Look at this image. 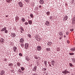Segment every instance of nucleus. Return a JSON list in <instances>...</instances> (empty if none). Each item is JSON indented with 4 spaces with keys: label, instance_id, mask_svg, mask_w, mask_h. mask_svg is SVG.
I'll return each mask as SVG.
<instances>
[{
    "label": "nucleus",
    "instance_id": "1",
    "mask_svg": "<svg viewBox=\"0 0 75 75\" xmlns=\"http://www.w3.org/2000/svg\"><path fill=\"white\" fill-rule=\"evenodd\" d=\"M70 72L67 71V69L65 70L64 71H63L62 72V73L64 74H67L68 73H70Z\"/></svg>",
    "mask_w": 75,
    "mask_h": 75
},
{
    "label": "nucleus",
    "instance_id": "2",
    "mask_svg": "<svg viewBox=\"0 0 75 75\" xmlns=\"http://www.w3.org/2000/svg\"><path fill=\"white\" fill-rule=\"evenodd\" d=\"M19 42L20 43H23L24 42V38H21L20 39Z\"/></svg>",
    "mask_w": 75,
    "mask_h": 75
},
{
    "label": "nucleus",
    "instance_id": "3",
    "mask_svg": "<svg viewBox=\"0 0 75 75\" xmlns=\"http://www.w3.org/2000/svg\"><path fill=\"white\" fill-rule=\"evenodd\" d=\"M19 6L21 7H23V4L21 2H19L18 3Z\"/></svg>",
    "mask_w": 75,
    "mask_h": 75
},
{
    "label": "nucleus",
    "instance_id": "4",
    "mask_svg": "<svg viewBox=\"0 0 75 75\" xmlns=\"http://www.w3.org/2000/svg\"><path fill=\"white\" fill-rule=\"evenodd\" d=\"M42 49L41 47L40 46H38L37 47V50L38 51H41Z\"/></svg>",
    "mask_w": 75,
    "mask_h": 75
},
{
    "label": "nucleus",
    "instance_id": "5",
    "mask_svg": "<svg viewBox=\"0 0 75 75\" xmlns=\"http://www.w3.org/2000/svg\"><path fill=\"white\" fill-rule=\"evenodd\" d=\"M29 45L28 43H25V48L27 50L28 48V45Z\"/></svg>",
    "mask_w": 75,
    "mask_h": 75
},
{
    "label": "nucleus",
    "instance_id": "6",
    "mask_svg": "<svg viewBox=\"0 0 75 75\" xmlns=\"http://www.w3.org/2000/svg\"><path fill=\"white\" fill-rule=\"evenodd\" d=\"M68 19V16H65L64 17L63 20L64 21H66V20H67Z\"/></svg>",
    "mask_w": 75,
    "mask_h": 75
},
{
    "label": "nucleus",
    "instance_id": "7",
    "mask_svg": "<svg viewBox=\"0 0 75 75\" xmlns=\"http://www.w3.org/2000/svg\"><path fill=\"white\" fill-rule=\"evenodd\" d=\"M72 24L73 25L75 24V18L74 17L72 19Z\"/></svg>",
    "mask_w": 75,
    "mask_h": 75
},
{
    "label": "nucleus",
    "instance_id": "8",
    "mask_svg": "<svg viewBox=\"0 0 75 75\" xmlns=\"http://www.w3.org/2000/svg\"><path fill=\"white\" fill-rule=\"evenodd\" d=\"M39 3L40 4H43L44 3V1L43 0H40Z\"/></svg>",
    "mask_w": 75,
    "mask_h": 75
},
{
    "label": "nucleus",
    "instance_id": "9",
    "mask_svg": "<svg viewBox=\"0 0 75 75\" xmlns=\"http://www.w3.org/2000/svg\"><path fill=\"white\" fill-rule=\"evenodd\" d=\"M5 74V71L4 70H2L1 71V75H4V74Z\"/></svg>",
    "mask_w": 75,
    "mask_h": 75
},
{
    "label": "nucleus",
    "instance_id": "10",
    "mask_svg": "<svg viewBox=\"0 0 75 75\" xmlns=\"http://www.w3.org/2000/svg\"><path fill=\"white\" fill-rule=\"evenodd\" d=\"M11 37H16V35L15 34V33H12L11 34Z\"/></svg>",
    "mask_w": 75,
    "mask_h": 75
},
{
    "label": "nucleus",
    "instance_id": "11",
    "mask_svg": "<svg viewBox=\"0 0 75 75\" xmlns=\"http://www.w3.org/2000/svg\"><path fill=\"white\" fill-rule=\"evenodd\" d=\"M15 19H16V22H17V21H18L20 19L19 18V17L18 16L16 17Z\"/></svg>",
    "mask_w": 75,
    "mask_h": 75
},
{
    "label": "nucleus",
    "instance_id": "12",
    "mask_svg": "<svg viewBox=\"0 0 75 75\" xmlns=\"http://www.w3.org/2000/svg\"><path fill=\"white\" fill-rule=\"evenodd\" d=\"M16 50H17V47H14L13 49V50L14 52H16Z\"/></svg>",
    "mask_w": 75,
    "mask_h": 75
},
{
    "label": "nucleus",
    "instance_id": "13",
    "mask_svg": "<svg viewBox=\"0 0 75 75\" xmlns=\"http://www.w3.org/2000/svg\"><path fill=\"white\" fill-rule=\"evenodd\" d=\"M51 49L50 48H46V51L47 52H48V51H50Z\"/></svg>",
    "mask_w": 75,
    "mask_h": 75
},
{
    "label": "nucleus",
    "instance_id": "14",
    "mask_svg": "<svg viewBox=\"0 0 75 75\" xmlns=\"http://www.w3.org/2000/svg\"><path fill=\"white\" fill-rule=\"evenodd\" d=\"M32 23L33 22H32V21H31V20L28 21V23L29 24H30V25L32 24Z\"/></svg>",
    "mask_w": 75,
    "mask_h": 75
},
{
    "label": "nucleus",
    "instance_id": "15",
    "mask_svg": "<svg viewBox=\"0 0 75 75\" xmlns=\"http://www.w3.org/2000/svg\"><path fill=\"white\" fill-rule=\"evenodd\" d=\"M6 27H4V28H3L1 30V31H5V30H6Z\"/></svg>",
    "mask_w": 75,
    "mask_h": 75
},
{
    "label": "nucleus",
    "instance_id": "16",
    "mask_svg": "<svg viewBox=\"0 0 75 75\" xmlns=\"http://www.w3.org/2000/svg\"><path fill=\"white\" fill-rule=\"evenodd\" d=\"M51 64L54 66V64H55L54 61V60L52 61L51 62Z\"/></svg>",
    "mask_w": 75,
    "mask_h": 75
},
{
    "label": "nucleus",
    "instance_id": "17",
    "mask_svg": "<svg viewBox=\"0 0 75 75\" xmlns=\"http://www.w3.org/2000/svg\"><path fill=\"white\" fill-rule=\"evenodd\" d=\"M1 42L2 43H3L4 42V39L3 38H1Z\"/></svg>",
    "mask_w": 75,
    "mask_h": 75
},
{
    "label": "nucleus",
    "instance_id": "18",
    "mask_svg": "<svg viewBox=\"0 0 75 75\" xmlns=\"http://www.w3.org/2000/svg\"><path fill=\"white\" fill-rule=\"evenodd\" d=\"M37 66H35L33 68V71H37Z\"/></svg>",
    "mask_w": 75,
    "mask_h": 75
},
{
    "label": "nucleus",
    "instance_id": "19",
    "mask_svg": "<svg viewBox=\"0 0 75 75\" xmlns=\"http://www.w3.org/2000/svg\"><path fill=\"white\" fill-rule=\"evenodd\" d=\"M45 24L46 25H50V23L49 22H48V21H46Z\"/></svg>",
    "mask_w": 75,
    "mask_h": 75
},
{
    "label": "nucleus",
    "instance_id": "20",
    "mask_svg": "<svg viewBox=\"0 0 75 75\" xmlns=\"http://www.w3.org/2000/svg\"><path fill=\"white\" fill-rule=\"evenodd\" d=\"M41 39L40 37H38V38L37 39V40H37L38 41H41Z\"/></svg>",
    "mask_w": 75,
    "mask_h": 75
},
{
    "label": "nucleus",
    "instance_id": "21",
    "mask_svg": "<svg viewBox=\"0 0 75 75\" xmlns=\"http://www.w3.org/2000/svg\"><path fill=\"white\" fill-rule=\"evenodd\" d=\"M71 51H75V47L73 48L70 49Z\"/></svg>",
    "mask_w": 75,
    "mask_h": 75
},
{
    "label": "nucleus",
    "instance_id": "22",
    "mask_svg": "<svg viewBox=\"0 0 75 75\" xmlns=\"http://www.w3.org/2000/svg\"><path fill=\"white\" fill-rule=\"evenodd\" d=\"M21 46L22 48H23L24 47V44L23 43H21Z\"/></svg>",
    "mask_w": 75,
    "mask_h": 75
},
{
    "label": "nucleus",
    "instance_id": "23",
    "mask_svg": "<svg viewBox=\"0 0 75 75\" xmlns=\"http://www.w3.org/2000/svg\"><path fill=\"white\" fill-rule=\"evenodd\" d=\"M56 50L57 51H59L60 50H61V49L59 47H57L56 48Z\"/></svg>",
    "mask_w": 75,
    "mask_h": 75
},
{
    "label": "nucleus",
    "instance_id": "24",
    "mask_svg": "<svg viewBox=\"0 0 75 75\" xmlns=\"http://www.w3.org/2000/svg\"><path fill=\"white\" fill-rule=\"evenodd\" d=\"M21 20L23 22H25V19L24 18H22L21 19Z\"/></svg>",
    "mask_w": 75,
    "mask_h": 75
},
{
    "label": "nucleus",
    "instance_id": "25",
    "mask_svg": "<svg viewBox=\"0 0 75 75\" xmlns=\"http://www.w3.org/2000/svg\"><path fill=\"white\" fill-rule=\"evenodd\" d=\"M30 16L31 17V18H34V15L32 13H31L30 14Z\"/></svg>",
    "mask_w": 75,
    "mask_h": 75
},
{
    "label": "nucleus",
    "instance_id": "26",
    "mask_svg": "<svg viewBox=\"0 0 75 75\" xmlns=\"http://www.w3.org/2000/svg\"><path fill=\"white\" fill-rule=\"evenodd\" d=\"M21 69L22 71H24V70H25V68H24L23 67H21Z\"/></svg>",
    "mask_w": 75,
    "mask_h": 75
},
{
    "label": "nucleus",
    "instance_id": "27",
    "mask_svg": "<svg viewBox=\"0 0 75 75\" xmlns=\"http://www.w3.org/2000/svg\"><path fill=\"white\" fill-rule=\"evenodd\" d=\"M17 65L18 67H20V66L21 65V64H20V63L18 62L17 63Z\"/></svg>",
    "mask_w": 75,
    "mask_h": 75
},
{
    "label": "nucleus",
    "instance_id": "28",
    "mask_svg": "<svg viewBox=\"0 0 75 75\" xmlns=\"http://www.w3.org/2000/svg\"><path fill=\"white\" fill-rule=\"evenodd\" d=\"M13 64L11 63V64H9L8 65V66L9 67H13Z\"/></svg>",
    "mask_w": 75,
    "mask_h": 75
},
{
    "label": "nucleus",
    "instance_id": "29",
    "mask_svg": "<svg viewBox=\"0 0 75 75\" xmlns=\"http://www.w3.org/2000/svg\"><path fill=\"white\" fill-rule=\"evenodd\" d=\"M52 44V43L51 42H49L48 43V45H51Z\"/></svg>",
    "mask_w": 75,
    "mask_h": 75
},
{
    "label": "nucleus",
    "instance_id": "30",
    "mask_svg": "<svg viewBox=\"0 0 75 75\" xmlns=\"http://www.w3.org/2000/svg\"><path fill=\"white\" fill-rule=\"evenodd\" d=\"M18 71L19 72H20V73H21L22 72V71L21 69H19L18 70Z\"/></svg>",
    "mask_w": 75,
    "mask_h": 75
},
{
    "label": "nucleus",
    "instance_id": "31",
    "mask_svg": "<svg viewBox=\"0 0 75 75\" xmlns=\"http://www.w3.org/2000/svg\"><path fill=\"white\" fill-rule=\"evenodd\" d=\"M44 64H45V66H47V61H44Z\"/></svg>",
    "mask_w": 75,
    "mask_h": 75
},
{
    "label": "nucleus",
    "instance_id": "32",
    "mask_svg": "<svg viewBox=\"0 0 75 75\" xmlns=\"http://www.w3.org/2000/svg\"><path fill=\"white\" fill-rule=\"evenodd\" d=\"M69 54L70 55H74V53H69Z\"/></svg>",
    "mask_w": 75,
    "mask_h": 75
},
{
    "label": "nucleus",
    "instance_id": "33",
    "mask_svg": "<svg viewBox=\"0 0 75 75\" xmlns=\"http://www.w3.org/2000/svg\"><path fill=\"white\" fill-rule=\"evenodd\" d=\"M28 36L29 38H31V35H30V34H28Z\"/></svg>",
    "mask_w": 75,
    "mask_h": 75
},
{
    "label": "nucleus",
    "instance_id": "34",
    "mask_svg": "<svg viewBox=\"0 0 75 75\" xmlns=\"http://www.w3.org/2000/svg\"><path fill=\"white\" fill-rule=\"evenodd\" d=\"M11 1H12V0H8L7 2V3H10Z\"/></svg>",
    "mask_w": 75,
    "mask_h": 75
},
{
    "label": "nucleus",
    "instance_id": "35",
    "mask_svg": "<svg viewBox=\"0 0 75 75\" xmlns=\"http://www.w3.org/2000/svg\"><path fill=\"white\" fill-rule=\"evenodd\" d=\"M50 14V12L49 11L47 12L46 13V14H47V15H49Z\"/></svg>",
    "mask_w": 75,
    "mask_h": 75
},
{
    "label": "nucleus",
    "instance_id": "36",
    "mask_svg": "<svg viewBox=\"0 0 75 75\" xmlns=\"http://www.w3.org/2000/svg\"><path fill=\"white\" fill-rule=\"evenodd\" d=\"M20 28L21 30L22 31H24V29H23V27H21V28Z\"/></svg>",
    "mask_w": 75,
    "mask_h": 75
},
{
    "label": "nucleus",
    "instance_id": "37",
    "mask_svg": "<svg viewBox=\"0 0 75 75\" xmlns=\"http://www.w3.org/2000/svg\"><path fill=\"white\" fill-rule=\"evenodd\" d=\"M61 35H62V32L60 31L59 32V35H60V36H61Z\"/></svg>",
    "mask_w": 75,
    "mask_h": 75
},
{
    "label": "nucleus",
    "instance_id": "38",
    "mask_svg": "<svg viewBox=\"0 0 75 75\" xmlns=\"http://www.w3.org/2000/svg\"><path fill=\"white\" fill-rule=\"evenodd\" d=\"M24 24L25 25H28V23L27 22H26L24 23Z\"/></svg>",
    "mask_w": 75,
    "mask_h": 75
},
{
    "label": "nucleus",
    "instance_id": "39",
    "mask_svg": "<svg viewBox=\"0 0 75 75\" xmlns=\"http://www.w3.org/2000/svg\"><path fill=\"white\" fill-rule=\"evenodd\" d=\"M34 58H35V59H38V57H37V56H35Z\"/></svg>",
    "mask_w": 75,
    "mask_h": 75
},
{
    "label": "nucleus",
    "instance_id": "40",
    "mask_svg": "<svg viewBox=\"0 0 75 75\" xmlns=\"http://www.w3.org/2000/svg\"><path fill=\"white\" fill-rule=\"evenodd\" d=\"M38 36H35V38H36V40H37V38H38Z\"/></svg>",
    "mask_w": 75,
    "mask_h": 75
},
{
    "label": "nucleus",
    "instance_id": "41",
    "mask_svg": "<svg viewBox=\"0 0 75 75\" xmlns=\"http://www.w3.org/2000/svg\"><path fill=\"white\" fill-rule=\"evenodd\" d=\"M72 61L74 62H75V59L74 58H73Z\"/></svg>",
    "mask_w": 75,
    "mask_h": 75
},
{
    "label": "nucleus",
    "instance_id": "42",
    "mask_svg": "<svg viewBox=\"0 0 75 75\" xmlns=\"http://www.w3.org/2000/svg\"><path fill=\"white\" fill-rule=\"evenodd\" d=\"M4 33H8V31L7 30H5Z\"/></svg>",
    "mask_w": 75,
    "mask_h": 75
},
{
    "label": "nucleus",
    "instance_id": "43",
    "mask_svg": "<svg viewBox=\"0 0 75 75\" xmlns=\"http://www.w3.org/2000/svg\"><path fill=\"white\" fill-rule=\"evenodd\" d=\"M69 65H70V67H72V66H73V65H72V63H69Z\"/></svg>",
    "mask_w": 75,
    "mask_h": 75
},
{
    "label": "nucleus",
    "instance_id": "44",
    "mask_svg": "<svg viewBox=\"0 0 75 75\" xmlns=\"http://www.w3.org/2000/svg\"><path fill=\"white\" fill-rule=\"evenodd\" d=\"M75 1L74 0H72V1H71V4H73L74 3V2Z\"/></svg>",
    "mask_w": 75,
    "mask_h": 75
},
{
    "label": "nucleus",
    "instance_id": "45",
    "mask_svg": "<svg viewBox=\"0 0 75 75\" xmlns=\"http://www.w3.org/2000/svg\"><path fill=\"white\" fill-rule=\"evenodd\" d=\"M26 2H27V3H28L29 2V0H24Z\"/></svg>",
    "mask_w": 75,
    "mask_h": 75
},
{
    "label": "nucleus",
    "instance_id": "46",
    "mask_svg": "<svg viewBox=\"0 0 75 75\" xmlns=\"http://www.w3.org/2000/svg\"><path fill=\"white\" fill-rule=\"evenodd\" d=\"M19 55H20V56H21V57H22V56H23V55H22V54L21 53L19 54Z\"/></svg>",
    "mask_w": 75,
    "mask_h": 75
},
{
    "label": "nucleus",
    "instance_id": "47",
    "mask_svg": "<svg viewBox=\"0 0 75 75\" xmlns=\"http://www.w3.org/2000/svg\"><path fill=\"white\" fill-rule=\"evenodd\" d=\"M67 42L68 44H69V41L68 40H67Z\"/></svg>",
    "mask_w": 75,
    "mask_h": 75
},
{
    "label": "nucleus",
    "instance_id": "48",
    "mask_svg": "<svg viewBox=\"0 0 75 75\" xmlns=\"http://www.w3.org/2000/svg\"><path fill=\"white\" fill-rule=\"evenodd\" d=\"M68 34H69V32H66V35H68Z\"/></svg>",
    "mask_w": 75,
    "mask_h": 75
},
{
    "label": "nucleus",
    "instance_id": "49",
    "mask_svg": "<svg viewBox=\"0 0 75 75\" xmlns=\"http://www.w3.org/2000/svg\"><path fill=\"white\" fill-rule=\"evenodd\" d=\"M4 61H7V59H4Z\"/></svg>",
    "mask_w": 75,
    "mask_h": 75
},
{
    "label": "nucleus",
    "instance_id": "50",
    "mask_svg": "<svg viewBox=\"0 0 75 75\" xmlns=\"http://www.w3.org/2000/svg\"><path fill=\"white\" fill-rule=\"evenodd\" d=\"M70 31H74V29H70Z\"/></svg>",
    "mask_w": 75,
    "mask_h": 75
},
{
    "label": "nucleus",
    "instance_id": "51",
    "mask_svg": "<svg viewBox=\"0 0 75 75\" xmlns=\"http://www.w3.org/2000/svg\"><path fill=\"white\" fill-rule=\"evenodd\" d=\"M39 7L40 8H41V6L40 5L39 6Z\"/></svg>",
    "mask_w": 75,
    "mask_h": 75
},
{
    "label": "nucleus",
    "instance_id": "52",
    "mask_svg": "<svg viewBox=\"0 0 75 75\" xmlns=\"http://www.w3.org/2000/svg\"><path fill=\"white\" fill-rule=\"evenodd\" d=\"M32 75H37V74H32Z\"/></svg>",
    "mask_w": 75,
    "mask_h": 75
},
{
    "label": "nucleus",
    "instance_id": "53",
    "mask_svg": "<svg viewBox=\"0 0 75 75\" xmlns=\"http://www.w3.org/2000/svg\"><path fill=\"white\" fill-rule=\"evenodd\" d=\"M44 71H46V69L45 68H44Z\"/></svg>",
    "mask_w": 75,
    "mask_h": 75
},
{
    "label": "nucleus",
    "instance_id": "54",
    "mask_svg": "<svg viewBox=\"0 0 75 75\" xmlns=\"http://www.w3.org/2000/svg\"><path fill=\"white\" fill-rule=\"evenodd\" d=\"M6 17H8V15H6Z\"/></svg>",
    "mask_w": 75,
    "mask_h": 75
},
{
    "label": "nucleus",
    "instance_id": "55",
    "mask_svg": "<svg viewBox=\"0 0 75 75\" xmlns=\"http://www.w3.org/2000/svg\"><path fill=\"white\" fill-rule=\"evenodd\" d=\"M20 32H21V33H23V31H22L21 30H20Z\"/></svg>",
    "mask_w": 75,
    "mask_h": 75
},
{
    "label": "nucleus",
    "instance_id": "56",
    "mask_svg": "<svg viewBox=\"0 0 75 75\" xmlns=\"http://www.w3.org/2000/svg\"><path fill=\"white\" fill-rule=\"evenodd\" d=\"M49 66H50V67H52L51 66V64H49Z\"/></svg>",
    "mask_w": 75,
    "mask_h": 75
},
{
    "label": "nucleus",
    "instance_id": "57",
    "mask_svg": "<svg viewBox=\"0 0 75 75\" xmlns=\"http://www.w3.org/2000/svg\"><path fill=\"white\" fill-rule=\"evenodd\" d=\"M64 38H65V37H66V36H64Z\"/></svg>",
    "mask_w": 75,
    "mask_h": 75
},
{
    "label": "nucleus",
    "instance_id": "58",
    "mask_svg": "<svg viewBox=\"0 0 75 75\" xmlns=\"http://www.w3.org/2000/svg\"><path fill=\"white\" fill-rule=\"evenodd\" d=\"M59 39V40H61V38H60Z\"/></svg>",
    "mask_w": 75,
    "mask_h": 75
},
{
    "label": "nucleus",
    "instance_id": "59",
    "mask_svg": "<svg viewBox=\"0 0 75 75\" xmlns=\"http://www.w3.org/2000/svg\"><path fill=\"white\" fill-rule=\"evenodd\" d=\"M1 42V39H0V42Z\"/></svg>",
    "mask_w": 75,
    "mask_h": 75
},
{
    "label": "nucleus",
    "instance_id": "60",
    "mask_svg": "<svg viewBox=\"0 0 75 75\" xmlns=\"http://www.w3.org/2000/svg\"><path fill=\"white\" fill-rule=\"evenodd\" d=\"M74 17L75 18V15H74Z\"/></svg>",
    "mask_w": 75,
    "mask_h": 75
}]
</instances>
